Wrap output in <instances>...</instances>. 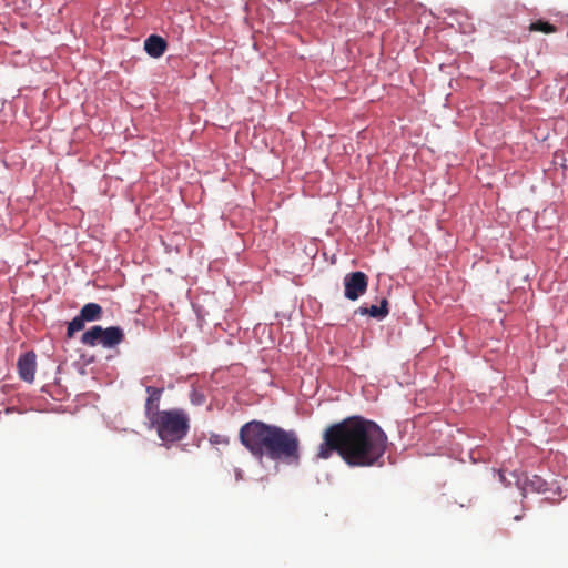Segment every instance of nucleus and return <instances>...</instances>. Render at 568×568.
I'll return each instance as SVG.
<instances>
[{"label":"nucleus","instance_id":"1","mask_svg":"<svg viewBox=\"0 0 568 568\" xmlns=\"http://www.w3.org/2000/svg\"><path fill=\"white\" fill-rule=\"evenodd\" d=\"M387 444V435L378 424L352 416L323 430L315 457L326 460L336 453L351 467H372L379 463Z\"/></svg>","mask_w":568,"mask_h":568},{"label":"nucleus","instance_id":"2","mask_svg":"<svg viewBox=\"0 0 568 568\" xmlns=\"http://www.w3.org/2000/svg\"><path fill=\"white\" fill-rule=\"evenodd\" d=\"M241 444L257 459L264 457L285 465H298L301 442L293 429L261 420L245 423L239 432Z\"/></svg>","mask_w":568,"mask_h":568},{"label":"nucleus","instance_id":"3","mask_svg":"<svg viewBox=\"0 0 568 568\" xmlns=\"http://www.w3.org/2000/svg\"><path fill=\"white\" fill-rule=\"evenodd\" d=\"M150 423L159 438L166 443L182 440L190 429V418L183 409L156 410Z\"/></svg>","mask_w":568,"mask_h":568},{"label":"nucleus","instance_id":"4","mask_svg":"<svg viewBox=\"0 0 568 568\" xmlns=\"http://www.w3.org/2000/svg\"><path fill=\"white\" fill-rule=\"evenodd\" d=\"M124 341V332L119 326L103 328L100 325L92 326L81 337L82 344L94 347L98 345L104 348H112Z\"/></svg>","mask_w":568,"mask_h":568},{"label":"nucleus","instance_id":"5","mask_svg":"<svg viewBox=\"0 0 568 568\" xmlns=\"http://www.w3.org/2000/svg\"><path fill=\"white\" fill-rule=\"evenodd\" d=\"M368 276L361 271L352 272L344 277V295L347 300H358L367 290Z\"/></svg>","mask_w":568,"mask_h":568},{"label":"nucleus","instance_id":"6","mask_svg":"<svg viewBox=\"0 0 568 568\" xmlns=\"http://www.w3.org/2000/svg\"><path fill=\"white\" fill-rule=\"evenodd\" d=\"M19 377L27 382L32 383L34 381L37 369V355L33 351H29L19 356L17 363Z\"/></svg>","mask_w":568,"mask_h":568},{"label":"nucleus","instance_id":"7","mask_svg":"<svg viewBox=\"0 0 568 568\" xmlns=\"http://www.w3.org/2000/svg\"><path fill=\"white\" fill-rule=\"evenodd\" d=\"M168 43L164 38L158 34H151L144 41V50L152 58H160L164 54Z\"/></svg>","mask_w":568,"mask_h":568},{"label":"nucleus","instance_id":"8","mask_svg":"<svg viewBox=\"0 0 568 568\" xmlns=\"http://www.w3.org/2000/svg\"><path fill=\"white\" fill-rule=\"evenodd\" d=\"M148 398L145 402V415L149 420H151V417L153 414L159 410V402L163 394V388H156L153 386L146 387Z\"/></svg>","mask_w":568,"mask_h":568},{"label":"nucleus","instance_id":"9","mask_svg":"<svg viewBox=\"0 0 568 568\" xmlns=\"http://www.w3.org/2000/svg\"><path fill=\"white\" fill-rule=\"evenodd\" d=\"M80 314L87 322H94L102 318L103 310L97 303H87L80 310Z\"/></svg>","mask_w":568,"mask_h":568},{"label":"nucleus","instance_id":"10","mask_svg":"<svg viewBox=\"0 0 568 568\" xmlns=\"http://www.w3.org/2000/svg\"><path fill=\"white\" fill-rule=\"evenodd\" d=\"M529 30L530 31H539V32H544V33H554L557 31V28L549 22L538 20L530 24Z\"/></svg>","mask_w":568,"mask_h":568},{"label":"nucleus","instance_id":"11","mask_svg":"<svg viewBox=\"0 0 568 568\" xmlns=\"http://www.w3.org/2000/svg\"><path fill=\"white\" fill-rule=\"evenodd\" d=\"M84 322H87L84 318H82V315L79 314L78 316H75L68 325V332H67V335L69 338H71L75 332H79L81 329H83L84 327Z\"/></svg>","mask_w":568,"mask_h":568},{"label":"nucleus","instance_id":"12","mask_svg":"<svg viewBox=\"0 0 568 568\" xmlns=\"http://www.w3.org/2000/svg\"><path fill=\"white\" fill-rule=\"evenodd\" d=\"M357 312L362 315H369L371 317L383 320L386 316L383 314V311L377 305H372L369 307H359Z\"/></svg>","mask_w":568,"mask_h":568},{"label":"nucleus","instance_id":"13","mask_svg":"<svg viewBox=\"0 0 568 568\" xmlns=\"http://www.w3.org/2000/svg\"><path fill=\"white\" fill-rule=\"evenodd\" d=\"M210 443L213 445L226 446L230 443V438L225 435L212 434L210 436Z\"/></svg>","mask_w":568,"mask_h":568},{"label":"nucleus","instance_id":"14","mask_svg":"<svg viewBox=\"0 0 568 568\" xmlns=\"http://www.w3.org/2000/svg\"><path fill=\"white\" fill-rule=\"evenodd\" d=\"M530 485L536 490H542L546 486V483L538 476H534V479L530 480Z\"/></svg>","mask_w":568,"mask_h":568},{"label":"nucleus","instance_id":"15","mask_svg":"<svg viewBox=\"0 0 568 568\" xmlns=\"http://www.w3.org/2000/svg\"><path fill=\"white\" fill-rule=\"evenodd\" d=\"M388 306H389V303H388L387 298H382V301H381V303H379L378 307L381 308V311H383V314H384L385 316H387V315H388V313H389V308H388Z\"/></svg>","mask_w":568,"mask_h":568},{"label":"nucleus","instance_id":"16","mask_svg":"<svg viewBox=\"0 0 568 568\" xmlns=\"http://www.w3.org/2000/svg\"><path fill=\"white\" fill-rule=\"evenodd\" d=\"M234 476H235V480L236 481L242 480L244 478L243 470L240 469V468H235L234 469Z\"/></svg>","mask_w":568,"mask_h":568},{"label":"nucleus","instance_id":"17","mask_svg":"<svg viewBox=\"0 0 568 568\" xmlns=\"http://www.w3.org/2000/svg\"><path fill=\"white\" fill-rule=\"evenodd\" d=\"M523 517H524V514L516 515V516L514 517V520H516V521L521 520V519H523Z\"/></svg>","mask_w":568,"mask_h":568}]
</instances>
